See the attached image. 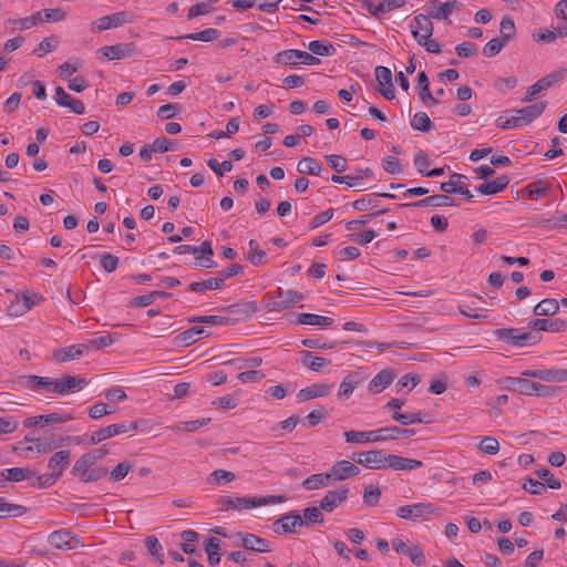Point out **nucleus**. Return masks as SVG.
Returning <instances> with one entry per match:
<instances>
[{
	"label": "nucleus",
	"instance_id": "26",
	"mask_svg": "<svg viewBox=\"0 0 567 567\" xmlns=\"http://www.w3.org/2000/svg\"><path fill=\"white\" fill-rule=\"evenodd\" d=\"M202 336L208 337L210 332L203 327H192L176 336L175 341L178 346L188 347L200 339Z\"/></svg>",
	"mask_w": 567,
	"mask_h": 567
},
{
	"label": "nucleus",
	"instance_id": "56",
	"mask_svg": "<svg viewBox=\"0 0 567 567\" xmlns=\"http://www.w3.org/2000/svg\"><path fill=\"white\" fill-rule=\"evenodd\" d=\"M478 450L485 454L495 455L499 451V442L492 436H485L478 443Z\"/></svg>",
	"mask_w": 567,
	"mask_h": 567
},
{
	"label": "nucleus",
	"instance_id": "9",
	"mask_svg": "<svg viewBox=\"0 0 567 567\" xmlns=\"http://www.w3.org/2000/svg\"><path fill=\"white\" fill-rule=\"evenodd\" d=\"M274 61L279 64L290 65H297L299 63L306 65H316L320 63V60L315 55L306 51L295 49L278 52L277 54H275Z\"/></svg>",
	"mask_w": 567,
	"mask_h": 567
},
{
	"label": "nucleus",
	"instance_id": "33",
	"mask_svg": "<svg viewBox=\"0 0 567 567\" xmlns=\"http://www.w3.org/2000/svg\"><path fill=\"white\" fill-rule=\"evenodd\" d=\"M298 324L307 326H319L322 328L330 327L333 323V319L326 316L315 313H299L297 317Z\"/></svg>",
	"mask_w": 567,
	"mask_h": 567
},
{
	"label": "nucleus",
	"instance_id": "15",
	"mask_svg": "<svg viewBox=\"0 0 567 567\" xmlns=\"http://www.w3.org/2000/svg\"><path fill=\"white\" fill-rule=\"evenodd\" d=\"M432 17L430 14H416L413 18L411 28L412 35L417 41L420 38H431L434 31V25L431 21Z\"/></svg>",
	"mask_w": 567,
	"mask_h": 567
},
{
	"label": "nucleus",
	"instance_id": "16",
	"mask_svg": "<svg viewBox=\"0 0 567 567\" xmlns=\"http://www.w3.org/2000/svg\"><path fill=\"white\" fill-rule=\"evenodd\" d=\"M359 473L360 468L355 464L346 460L338 461L329 471L332 482L344 481L347 478L357 476Z\"/></svg>",
	"mask_w": 567,
	"mask_h": 567
},
{
	"label": "nucleus",
	"instance_id": "29",
	"mask_svg": "<svg viewBox=\"0 0 567 567\" xmlns=\"http://www.w3.org/2000/svg\"><path fill=\"white\" fill-rule=\"evenodd\" d=\"M454 202L453 199L447 195L436 194L429 196L424 199L404 204L403 206L406 207H426V206H434V207H444V206H453Z\"/></svg>",
	"mask_w": 567,
	"mask_h": 567
},
{
	"label": "nucleus",
	"instance_id": "23",
	"mask_svg": "<svg viewBox=\"0 0 567 567\" xmlns=\"http://www.w3.org/2000/svg\"><path fill=\"white\" fill-rule=\"evenodd\" d=\"M89 350V344H73L55 350L53 358L59 362H68L71 360L80 359Z\"/></svg>",
	"mask_w": 567,
	"mask_h": 567
},
{
	"label": "nucleus",
	"instance_id": "32",
	"mask_svg": "<svg viewBox=\"0 0 567 567\" xmlns=\"http://www.w3.org/2000/svg\"><path fill=\"white\" fill-rule=\"evenodd\" d=\"M547 107L546 102H538L518 110H515L516 114L520 115L526 125L530 124L537 117H539Z\"/></svg>",
	"mask_w": 567,
	"mask_h": 567
},
{
	"label": "nucleus",
	"instance_id": "11",
	"mask_svg": "<svg viewBox=\"0 0 567 567\" xmlns=\"http://www.w3.org/2000/svg\"><path fill=\"white\" fill-rule=\"evenodd\" d=\"M352 460L370 470H385L388 462V454L382 450H371L360 453H354Z\"/></svg>",
	"mask_w": 567,
	"mask_h": 567
},
{
	"label": "nucleus",
	"instance_id": "50",
	"mask_svg": "<svg viewBox=\"0 0 567 567\" xmlns=\"http://www.w3.org/2000/svg\"><path fill=\"white\" fill-rule=\"evenodd\" d=\"M566 75V70L565 69H560V70H556L547 75H545L544 78L539 79L538 80V83L540 85V87L543 89V91L551 87L553 85H555L556 83H558L559 81H561Z\"/></svg>",
	"mask_w": 567,
	"mask_h": 567
},
{
	"label": "nucleus",
	"instance_id": "7",
	"mask_svg": "<svg viewBox=\"0 0 567 567\" xmlns=\"http://www.w3.org/2000/svg\"><path fill=\"white\" fill-rule=\"evenodd\" d=\"M43 300L44 298L39 293H30L29 291L18 292L14 300L8 306L7 313L10 317L23 316Z\"/></svg>",
	"mask_w": 567,
	"mask_h": 567
},
{
	"label": "nucleus",
	"instance_id": "54",
	"mask_svg": "<svg viewBox=\"0 0 567 567\" xmlns=\"http://www.w3.org/2000/svg\"><path fill=\"white\" fill-rule=\"evenodd\" d=\"M145 546L148 549V553L159 563L164 564L163 554H162V545L155 536H148L145 539Z\"/></svg>",
	"mask_w": 567,
	"mask_h": 567
},
{
	"label": "nucleus",
	"instance_id": "48",
	"mask_svg": "<svg viewBox=\"0 0 567 567\" xmlns=\"http://www.w3.org/2000/svg\"><path fill=\"white\" fill-rule=\"evenodd\" d=\"M37 419L40 422L41 426H45L49 424H56V423H63L73 420V416L71 414H60L56 412L50 413V414H43V415H37Z\"/></svg>",
	"mask_w": 567,
	"mask_h": 567
},
{
	"label": "nucleus",
	"instance_id": "63",
	"mask_svg": "<svg viewBox=\"0 0 567 567\" xmlns=\"http://www.w3.org/2000/svg\"><path fill=\"white\" fill-rule=\"evenodd\" d=\"M131 470V463L128 461H123L111 471V480H113L114 482H120L128 474Z\"/></svg>",
	"mask_w": 567,
	"mask_h": 567
},
{
	"label": "nucleus",
	"instance_id": "17",
	"mask_svg": "<svg viewBox=\"0 0 567 567\" xmlns=\"http://www.w3.org/2000/svg\"><path fill=\"white\" fill-rule=\"evenodd\" d=\"M348 494L349 489L346 486H341L334 491H329L320 501L319 506L322 511L330 513L348 498Z\"/></svg>",
	"mask_w": 567,
	"mask_h": 567
},
{
	"label": "nucleus",
	"instance_id": "45",
	"mask_svg": "<svg viewBox=\"0 0 567 567\" xmlns=\"http://www.w3.org/2000/svg\"><path fill=\"white\" fill-rule=\"evenodd\" d=\"M244 270L243 266L239 264H233L225 269L220 270V277L210 278L208 280L203 281L202 284H220L225 279L231 278L238 274H241Z\"/></svg>",
	"mask_w": 567,
	"mask_h": 567
},
{
	"label": "nucleus",
	"instance_id": "12",
	"mask_svg": "<svg viewBox=\"0 0 567 567\" xmlns=\"http://www.w3.org/2000/svg\"><path fill=\"white\" fill-rule=\"evenodd\" d=\"M134 19L135 16L132 12L120 11L95 20L91 25V30L93 32H101L111 28H117L126 23H131Z\"/></svg>",
	"mask_w": 567,
	"mask_h": 567
},
{
	"label": "nucleus",
	"instance_id": "57",
	"mask_svg": "<svg viewBox=\"0 0 567 567\" xmlns=\"http://www.w3.org/2000/svg\"><path fill=\"white\" fill-rule=\"evenodd\" d=\"M51 379L48 377L29 375L25 378V386L29 389H45L50 391Z\"/></svg>",
	"mask_w": 567,
	"mask_h": 567
},
{
	"label": "nucleus",
	"instance_id": "30",
	"mask_svg": "<svg viewBox=\"0 0 567 567\" xmlns=\"http://www.w3.org/2000/svg\"><path fill=\"white\" fill-rule=\"evenodd\" d=\"M74 539L71 532L66 529L54 530L48 537V542L56 549H71Z\"/></svg>",
	"mask_w": 567,
	"mask_h": 567
},
{
	"label": "nucleus",
	"instance_id": "31",
	"mask_svg": "<svg viewBox=\"0 0 567 567\" xmlns=\"http://www.w3.org/2000/svg\"><path fill=\"white\" fill-rule=\"evenodd\" d=\"M461 7V3L457 0H449L446 2L441 3L437 8L429 9L427 13L432 19L436 20H447L449 23H452L451 20H449L450 14L458 10Z\"/></svg>",
	"mask_w": 567,
	"mask_h": 567
},
{
	"label": "nucleus",
	"instance_id": "18",
	"mask_svg": "<svg viewBox=\"0 0 567 567\" xmlns=\"http://www.w3.org/2000/svg\"><path fill=\"white\" fill-rule=\"evenodd\" d=\"M505 388L522 395H533L537 382L522 377H507L503 381Z\"/></svg>",
	"mask_w": 567,
	"mask_h": 567
},
{
	"label": "nucleus",
	"instance_id": "28",
	"mask_svg": "<svg viewBox=\"0 0 567 567\" xmlns=\"http://www.w3.org/2000/svg\"><path fill=\"white\" fill-rule=\"evenodd\" d=\"M394 380V373L384 369L381 370L370 382L368 385L369 391L372 393H380L384 389H386Z\"/></svg>",
	"mask_w": 567,
	"mask_h": 567
},
{
	"label": "nucleus",
	"instance_id": "10",
	"mask_svg": "<svg viewBox=\"0 0 567 567\" xmlns=\"http://www.w3.org/2000/svg\"><path fill=\"white\" fill-rule=\"evenodd\" d=\"M87 384V381L80 375L66 374L59 379H51L50 391L64 395L73 393L75 390H81Z\"/></svg>",
	"mask_w": 567,
	"mask_h": 567
},
{
	"label": "nucleus",
	"instance_id": "36",
	"mask_svg": "<svg viewBox=\"0 0 567 567\" xmlns=\"http://www.w3.org/2000/svg\"><path fill=\"white\" fill-rule=\"evenodd\" d=\"M424 415L425 414H423L421 411L416 413H401L399 411H394L392 413V420L404 426L419 423H429V421L424 420Z\"/></svg>",
	"mask_w": 567,
	"mask_h": 567
},
{
	"label": "nucleus",
	"instance_id": "44",
	"mask_svg": "<svg viewBox=\"0 0 567 567\" xmlns=\"http://www.w3.org/2000/svg\"><path fill=\"white\" fill-rule=\"evenodd\" d=\"M272 530L278 535L293 533V526L291 524V512L276 519L272 524Z\"/></svg>",
	"mask_w": 567,
	"mask_h": 567
},
{
	"label": "nucleus",
	"instance_id": "64",
	"mask_svg": "<svg viewBox=\"0 0 567 567\" xmlns=\"http://www.w3.org/2000/svg\"><path fill=\"white\" fill-rule=\"evenodd\" d=\"M81 68H82V62L80 60H74L72 62L68 61V62L62 63L58 68V73L61 78H69Z\"/></svg>",
	"mask_w": 567,
	"mask_h": 567
},
{
	"label": "nucleus",
	"instance_id": "6",
	"mask_svg": "<svg viewBox=\"0 0 567 567\" xmlns=\"http://www.w3.org/2000/svg\"><path fill=\"white\" fill-rule=\"evenodd\" d=\"M442 509L432 503H415L398 507L396 515L400 518L416 522L419 518H426L431 515H441Z\"/></svg>",
	"mask_w": 567,
	"mask_h": 567
},
{
	"label": "nucleus",
	"instance_id": "24",
	"mask_svg": "<svg viewBox=\"0 0 567 567\" xmlns=\"http://www.w3.org/2000/svg\"><path fill=\"white\" fill-rule=\"evenodd\" d=\"M423 466V462L395 454H388L386 468L394 471H412Z\"/></svg>",
	"mask_w": 567,
	"mask_h": 567
},
{
	"label": "nucleus",
	"instance_id": "58",
	"mask_svg": "<svg viewBox=\"0 0 567 567\" xmlns=\"http://www.w3.org/2000/svg\"><path fill=\"white\" fill-rule=\"evenodd\" d=\"M381 491L378 486L368 485L363 492V503L367 506H375L379 503Z\"/></svg>",
	"mask_w": 567,
	"mask_h": 567
},
{
	"label": "nucleus",
	"instance_id": "13",
	"mask_svg": "<svg viewBox=\"0 0 567 567\" xmlns=\"http://www.w3.org/2000/svg\"><path fill=\"white\" fill-rule=\"evenodd\" d=\"M368 374L363 370L349 372L340 383L338 396L340 399H349L354 389L368 379Z\"/></svg>",
	"mask_w": 567,
	"mask_h": 567
},
{
	"label": "nucleus",
	"instance_id": "2",
	"mask_svg": "<svg viewBox=\"0 0 567 567\" xmlns=\"http://www.w3.org/2000/svg\"><path fill=\"white\" fill-rule=\"evenodd\" d=\"M414 434V430L385 426L373 431H346L343 437L348 443H372L386 440L409 439Z\"/></svg>",
	"mask_w": 567,
	"mask_h": 567
},
{
	"label": "nucleus",
	"instance_id": "61",
	"mask_svg": "<svg viewBox=\"0 0 567 567\" xmlns=\"http://www.w3.org/2000/svg\"><path fill=\"white\" fill-rule=\"evenodd\" d=\"M539 480L545 482L546 486L553 489H559L561 487L560 481L555 478L553 473L548 468H540L536 472Z\"/></svg>",
	"mask_w": 567,
	"mask_h": 567
},
{
	"label": "nucleus",
	"instance_id": "59",
	"mask_svg": "<svg viewBox=\"0 0 567 567\" xmlns=\"http://www.w3.org/2000/svg\"><path fill=\"white\" fill-rule=\"evenodd\" d=\"M115 410L113 408H111L109 404L106 403H103V402H99V403H95L94 405H92L90 409H89V416L93 420H96V419H100L104 415H109V414H112L114 413Z\"/></svg>",
	"mask_w": 567,
	"mask_h": 567
},
{
	"label": "nucleus",
	"instance_id": "34",
	"mask_svg": "<svg viewBox=\"0 0 567 567\" xmlns=\"http://www.w3.org/2000/svg\"><path fill=\"white\" fill-rule=\"evenodd\" d=\"M331 483V475L329 474V472H326L310 475L302 482V487L307 491H315L320 487L328 486Z\"/></svg>",
	"mask_w": 567,
	"mask_h": 567
},
{
	"label": "nucleus",
	"instance_id": "55",
	"mask_svg": "<svg viewBox=\"0 0 567 567\" xmlns=\"http://www.w3.org/2000/svg\"><path fill=\"white\" fill-rule=\"evenodd\" d=\"M308 49L313 54L320 55V56H329L334 51V48L332 44H327V43L318 41V40L311 41L308 44Z\"/></svg>",
	"mask_w": 567,
	"mask_h": 567
},
{
	"label": "nucleus",
	"instance_id": "51",
	"mask_svg": "<svg viewBox=\"0 0 567 567\" xmlns=\"http://www.w3.org/2000/svg\"><path fill=\"white\" fill-rule=\"evenodd\" d=\"M411 126L421 132H429L432 128V122L426 113L417 112L411 121Z\"/></svg>",
	"mask_w": 567,
	"mask_h": 567
},
{
	"label": "nucleus",
	"instance_id": "52",
	"mask_svg": "<svg viewBox=\"0 0 567 567\" xmlns=\"http://www.w3.org/2000/svg\"><path fill=\"white\" fill-rule=\"evenodd\" d=\"M499 32L502 40H504L506 43L512 40L516 34V28L513 19L508 17L503 18L499 24Z\"/></svg>",
	"mask_w": 567,
	"mask_h": 567
},
{
	"label": "nucleus",
	"instance_id": "22",
	"mask_svg": "<svg viewBox=\"0 0 567 567\" xmlns=\"http://www.w3.org/2000/svg\"><path fill=\"white\" fill-rule=\"evenodd\" d=\"M333 385L328 383H313L298 391L299 401H307L316 398H323L330 394Z\"/></svg>",
	"mask_w": 567,
	"mask_h": 567
},
{
	"label": "nucleus",
	"instance_id": "1",
	"mask_svg": "<svg viewBox=\"0 0 567 567\" xmlns=\"http://www.w3.org/2000/svg\"><path fill=\"white\" fill-rule=\"evenodd\" d=\"M109 454V449L103 445L81 455L74 463L71 474L79 477L82 483L97 482L107 475L103 466H95Z\"/></svg>",
	"mask_w": 567,
	"mask_h": 567
},
{
	"label": "nucleus",
	"instance_id": "46",
	"mask_svg": "<svg viewBox=\"0 0 567 567\" xmlns=\"http://www.w3.org/2000/svg\"><path fill=\"white\" fill-rule=\"evenodd\" d=\"M540 380L544 382H565L567 381V369H544Z\"/></svg>",
	"mask_w": 567,
	"mask_h": 567
},
{
	"label": "nucleus",
	"instance_id": "62",
	"mask_svg": "<svg viewBox=\"0 0 567 567\" xmlns=\"http://www.w3.org/2000/svg\"><path fill=\"white\" fill-rule=\"evenodd\" d=\"M522 487L532 495H542L547 488L545 483L538 482L532 477L526 478Z\"/></svg>",
	"mask_w": 567,
	"mask_h": 567
},
{
	"label": "nucleus",
	"instance_id": "38",
	"mask_svg": "<svg viewBox=\"0 0 567 567\" xmlns=\"http://www.w3.org/2000/svg\"><path fill=\"white\" fill-rule=\"evenodd\" d=\"M167 296H168L167 292L154 290L148 293L132 298L128 301V306L135 307V308H144V307L151 306L156 300V298L167 297Z\"/></svg>",
	"mask_w": 567,
	"mask_h": 567
},
{
	"label": "nucleus",
	"instance_id": "14",
	"mask_svg": "<svg viewBox=\"0 0 567 567\" xmlns=\"http://www.w3.org/2000/svg\"><path fill=\"white\" fill-rule=\"evenodd\" d=\"M533 332L540 334V331L563 332L567 329V322L559 318L534 319L528 323Z\"/></svg>",
	"mask_w": 567,
	"mask_h": 567
},
{
	"label": "nucleus",
	"instance_id": "35",
	"mask_svg": "<svg viewBox=\"0 0 567 567\" xmlns=\"http://www.w3.org/2000/svg\"><path fill=\"white\" fill-rule=\"evenodd\" d=\"M508 183L509 178L507 176H499L495 181L481 184L477 190L484 195H494L505 189Z\"/></svg>",
	"mask_w": 567,
	"mask_h": 567
},
{
	"label": "nucleus",
	"instance_id": "42",
	"mask_svg": "<svg viewBox=\"0 0 567 567\" xmlns=\"http://www.w3.org/2000/svg\"><path fill=\"white\" fill-rule=\"evenodd\" d=\"M322 509L319 507H307L302 511V520L305 526H310L313 524H322L324 518L321 512Z\"/></svg>",
	"mask_w": 567,
	"mask_h": 567
},
{
	"label": "nucleus",
	"instance_id": "39",
	"mask_svg": "<svg viewBox=\"0 0 567 567\" xmlns=\"http://www.w3.org/2000/svg\"><path fill=\"white\" fill-rule=\"evenodd\" d=\"M220 35V32L217 29H205L203 31L196 32V33H188L182 37H177V40L183 39H189V40H196V41H203V42H210L216 39H218Z\"/></svg>",
	"mask_w": 567,
	"mask_h": 567
},
{
	"label": "nucleus",
	"instance_id": "5",
	"mask_svg": "<svg viewBox=\"0 0 567 567\" xmlns=\"http://www.w3.org/2000/svg\"><path fill=\"white\" fill-rule=\"evenodd\" d=\"M302 300V295L297 290L284 291L280 286L274 292L267 295L266 308L268 311H282L293 307Z\"/></svg>",
	"mask_w": 567,
	"mask_h": 567
},
{
	"label": "nucleus",
	"instance_id": "40",
	"mask_svg": "<svg viewBox=\"0 0 567 567\" xmlns=\"http://www.w3.org/2000/svg\"><path fill=\"white\" fill-rule=\"evenodd\" d=\"M297 171L300 174L319 176L321 173V167L317 163V161L312 157H303L297 164Z\"/></svg>",
	"mask_w": 567,
	"mask_h": 567
},
{
	"label": "nucleus",
	"instance_id": "27",
	"mask_svg": "<svg viewBox=\"0 0 567 567\" xmlns=\"http://www.w3.org/2000/svg\"><path fill=\"white\" fill-rule=\"evenodd\" d=\"M102 58L107 60H121L132 54V50L128 44L117 43L114 45H106L97 51Z\"/></svg>",
	"mask_w": 567,
	"mask_h": 567
},
{
	"label": "nucleus",
	"instance_id": "8",
	"mask_svg": "<svg viewBox=\"0 0 567 567\" xmlns=\"http://www.w3.org/2000/svg\"><path fill=\"white\" fill-rule=\"evenodd\" d=\"M137 429L138 423L136 421L111 424L92 432L89 442L95 445L113 436L124 434L128 431H136Z\"/></svg>",
	"mask_w": 567,
	"mask_h": 567
},
{
	"label": "nucleus",
	"instance_id": "41",
	"mask_svg": "<svg viewBox=\"0 0 567 567\" xmlns=\"http://www.w3.org/2000/svg\"><path fill=\"white\" fill-rule=\"evenodd\" d=\"M559 305L556 299H544L534 307V313L536 316H551L557 312Z\"/></svg>",
	"mask_w": 567,
	"mask_h": 567
},
{
	"label": "nucleus",
	"instance_id": "47",
	"mask_svg": "<svg viewBox=\"0 0 567 567\" xmlns=\"http://www.w3.org/2000/svg\"><path fill=\"white\" fill-rule=\"evenodd\" d=\"M508 403V395H498L495 400L487 401V413L492 417H498L502 414V408Z\"/></svg>",
	"mask_w": 567,
	"mask_h": 567
},
{
	"label": "nucleus",
	"instance_id": "49",
	"mask_svg": "<svg viewBox=\"0 0 567 567\" xmlns=\"http://www.w3.org/2000/svg\"><path fill=\"white\" fill-rule=\"evenodd\" d=\"M265 257H266V252L259 248L257 240L250 239L248 243L247 259L252 265H259V264H261V261Z\"/></svg>",
	"mask_w": 567,
	"mask_h": 567
},
{
	"label": "nucleus",
	"instance_id": "53",
	"mask_svg": "<svg viewBox=\"0 0 567 567\" xmlns=\"http://www.w3.org/2000/svg\"><path fill=\"white\" fill-rule=\"evenodd\" d=\"M60 292L62 296L65 293L71 303H80L85 297L81 286H62Z\"/></svg>",
	"mask_w": 567,
	"mask_h": 567
},
{
	"label": "nucleus",
	"instance_id": "25",
	"mask_svg": "<svg viewBox=\"0 0 567 567\" xmlns=\"http://www.w3.org/2000/svg\"><path fill=\"white\" fill-rule=\"evenodd\" d=\"M71 453L69 450H61L55 452L48 462V467L51 470L52 474H55L58 478H60L63 474V471L68 467L70 463Z\"/></svg>",
	"mask_w": 567,
	"mask_h": 567
},
{
	"label": "nucleus",
	"instance_id": "20",
	"mask_svg": "<svg viewBox=\"0 0 567 567\" xmlns=\"http://www.w3.org/2000/svg\"><path fill=\"white\" fill-rule=\"evenodd\" d=\"M465 176L453 174L449 182L442 183L440 189L444 193H454L463 195L467 200L473 199V194L468 190L466 184L462 182Z\"/></svg>",
	"mask_w": 567,
	"mask_h": 567
},
{
	"label": "nucleus",
	"instance_id": "60",
	"mask_svg": "<svg viewBox=\"0 0 567 567\" xmlns=\"http://www.w3.org/2000/svg\"><path fill=\"white\" fill-rule=\"evenodd\" d=\"M506 45V42L502 39L494 38L489 40L483 48V54L487 58L495 56Z\"/></svg>",
	"mask_w": 567,
	"mask_h": 567
},
{
	"label": "nucleus",
	"instance_id": "3",
	"mask_svg": "<svg viewBox=\"0 0 567 567\" xmlns=\"http://www.w3.org/2000/svg\"><path fill=\"white\" fill-rule=\"evenodd\" d=\"M286 502V497L282 495H270L265 497H230V496H221L218 499V504L220 505L223 511L229 509H250L259 506L279 504Z\"/></svg>",
	"mask_w": 567,
	"mask_h": 567
},
{
	"label": "nucleus",
	"instance_id": "37",
	"mask_svg": "<svg viewBox=\"0 0 567 567\" xmlns=\"http://www.w3.org/2000/svg\"><path fill=\"white\" fill-rule=\"evenodd\" d=\"M301 354L302 363L311 371L319 372L330 363L328 359L313 355L310 351H302Z\"/></svg>",
	"mask_w": 567,
	"mask_h": 567
},
{
	"label": "nucleus",
	"instance_id": "4",
	"mask_svg": "<svg viewBox=\"0 0 567 567\" xmlns=\"http://www.w3.org/2000/svg\"><path fill=\"white\" fill-rule=\"evenodd\" d=\"M495 337L514 347L532 346L538 343L540 340V334L533 332L530 329L524 331L515 328H501L495 330Z\"/></svg>",
	"mask_w": 567,
	"mask_h": 567
},
{
	"label": "nucleus",
	"instance_id": "19",
	"mask_svg": "<svg viewBox=\"0 0 567 567\" xmlns=\"http://www.w3.org/2000/svg\"><path fill=\"white\" fill-rule=\"evenodd\" d=\"M54 93V101L59 106L68 107L75 114L84 113V104L80 100L70 96L62 86H56Z\"/></svg>",
	"mask_w": 567,
	"mask_h": 567
},
{
	"label": "nucleus",
	"instance_id": "43",
	"mask_svg": "<svg viewBox=\"0 0 567 567\" xmlns=\"http://www.w3.org/2000/svg\"><path fill=\"white\" fill-rule=\"evenodd\" d=\"M353 290H358V295L361 297L370 298L373 300L382 301V300H392L383 292L380 288L374 286H364L359 288H353Z\"/></svg>",
	"mask_w": 567,
	"mask_h": 567
},
{
	"label": "nucleus",
	"instance_id": "21",
	"mask_svg": "<svg viewBox=\"0 0 567 567\" xmlns=\"http://www.w3.org/2000/svg\"><path fill=\"white\" fill-rule=\"evenodd\" d=\"M237 536L240 538V545L248 550L257 553L270 551L269 543L265 538L248 533H238Z\"/></svg>",
	"mask_w": 567,
	"mask_h": 567
}]
</instances>
